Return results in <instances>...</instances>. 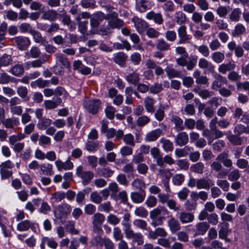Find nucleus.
Returning a JSON list of instances; mask_svg holds the SVG:
<instances>
[{"mask_svg":"<svg viewBox=\"0 0 249 249\" xmlns=\"http://www.w3.org/2000/svg\"><path fill=\"white\" fill-rule=\"evenodd\" d=\"M169 213L166 207L159 206L150 212V218L152 220L151 225L153 227L161 226L165 219V216Z\"/></svg>","mask_w":249,"mask_h":249,"instance_id":"nucleus-1","label":"nucleus"},{"mask_svg":"<svg viewBox=\"0 0 249 249\" xmlns=\"http://www.w3.org/2000/svg\"><path fill=\"white\" fill-rule=\"evenodd\" d=\"M101 102L98 99H86L83 102L85 109L92 115L96 114L101 107Z\"/></svg>","mask_w":249,"mask_h":249,"instance_id":"nucleus-2","label":"nucleus"},{"mask_svg":"<svg viewBox=\"0 0 249 249\" xmlns=\"http://www.w3.org/2000/svg\"><path fill=\"white\" fill-rule=\"evenodd\" d=\"M76 175L80 178L84 185H87L94 178V174L90 171H85L82 165H79L76 168Z\"/></svg>","mask_w":249,"mask_h":249,"instance_id":"nucleus-3","label":"nucleus"},{"mask_svg":"<svg viewBox=\"0 0 249 249\" xmlns=\"http://www.w3.org/2000/svg\"><path fill=\"white\" fill-rule=\"evenodd\" d=\"M29 229L36 233H37L39 231V225L35 222H32L28 220H24L17 225V229L19 231H28Z\"/></svg>","mask_w":249,"mask_h":249,"instance_id":"nucleus-4","label":"nucleus"},{"mask_svg":"<svg viewBox=\"0 0 249 249\" xmlns=\"http://www.w3.org/2000/svg\"><path fill=\"white\" fill-rule=\"evenodd\" d=\"M71 207L70 205L64 203L58 205L54 212V215L56 218L59 220L65 219L70 213Z\"/></svg>","mask_w":249,"mask_h":249,"instance_id":"nucleus-5","label":"nucleus"},{"mask_svg":"<svg viewBox=\"0 0 249 249\" xmlns=\"http://www.w3.org/2000/svg\"><path fill=\"white\" fill-rule=\"evenodd\" d=\"M13 43L20 51L26 50L31 44L30 39L26 36H18L12 39Z\"/></svg>","mask_w":249,"mask_h":249,"instance_id":"nucleus-6","label":"nucleus"},{"mask_svg":"<svg viewBox=\"0 0 249 249\" xmlns=\"http://www.w3.org/2000/svg\"><path fill=\"white\" fill-rule=\"evenodd\" d=\"M159 175L162 178V182L165 187V190L167 193H170L171 189L169 186V179L172 174L169 169H160L159 170Z\"/></svg>","mask_w":249,"mask_h":249,"instance_id":"nucleus-7","label":"nucleus"},{"mask_svg":"<svg viewBox=\"0 0 249 249\" xmlns=\"http://www.w3.org/2000/svg\"><path fill=\"white\" fill-rule=\"evenodd\" d=\"M92 224L95 231L100 232L101 231V225L105 220V216L100 213H96L92 217Z\"/></svg>","mask_w":249,"mask_h":249,"instance_id":"nucleus-8","label":"nucleus"},{"mask_svg":"<svg viewBox=\"0 0 249 249\" xmlns=\"http://www.w3.org/2000/svg\"><path fill=\"white\" fill-rule=\"evenodd\" d=\"M132 20L136 30L140 34L144 33L148 27V24L145 21L137 17H134Z\"/></svg>","mask_w":249,"mask_h":249,"instance_id":"nucleus-9","label":"nucleus"},{"mask_svg":"<svg viewBox=\"0 0 249 249\" xmlns=\"http://www.w3.org/2000/svg\"><path fill=\"white\" fill-rule=\"evenodd\" d=\"M179 37L178 44L185 43L188 40L190 39V36L187 33V27L184 25H182L177 30Z\"/></svg>","mask_w":249,"mask_h":249,"instance_id":"nucleus-10","label":"nucleus"},{"mask_svg":"<svg viewBox=\"0 0 249 249\" xmlns=\"http://www.w3.org/2000/svg\"><path fill=\"white\" fill-rule=\"evenodd\" d=\"M55 165L58 171H60L62 170H69L73 168V164L71 161L70 157H68L65 162H63L60 160H57L55 161Z\"/></svg>","mask_w":249,"mask_h":249,"instance_id":"nucleus-11","label":"nucleus"},{"mask_svg":"<svg viewBox=\"0 0 249 249\" xmlns=\"http://www.w3.org/2000/svg\"><path fill=\"white\" fill-rule=\"evenodd\" d=\"M153 5V2L151 0H138L136 2V7L138 11L143 13L151 9Z\"/></svg>","mask_w":249,"mask_h":249,"instance_id":"nucleus-12","label":"nucleus"},{"mask_svg":"<svg viewBox=\"0 0 249 249\" xmlns=\"http://www.w3.org/2000/svg\"><path fill=\"white\" fill-rule=\"evenodd\" d=\"M220 161L217 160L213 161L210 165L212 171L217 173L216 177L218 178H222L227 174L226 172H222L223 166Z\"/></svg>","mask_w":249,"mask_h":249,"instance_id":"nucleus-13","label":"nucleus"},{"mask_svg":"<svg viewBox=\"0 0 249 249\" xmlns=\"http://www.w3.org/2000/svg\"><path fill=\"white\" fill-rule=\"evenodd\" d=\"M167 232L163 228H157L154 231H150L148 234V237L151 239H156L158 236L166 237Z\"/></svg>","mask_w":249,"mask_h":249,"instance_id":"nucleus-14","label":"nucleus"},{"mask_svg":"<svg viewBox=\"0 0 249 249\" xmlns=\"http://www.w3.org/2000/svg\"><path fill=\"white\" fill-rule=\"evenodd\" d=\"M117 17V13L110 11V28H119L124 25V22L118 19Z\"/></svg>","mask_w":249,"mask_h":249,"instance_id":"nucleus-15","label":"nucleus"},{"mask_svg":"<svg viewBox=\"0 0 249 249\" xmlns=\"http://www.w3.org/2000/svg\"><path fill=\"white\" fill-rule=\"evenodd\" d=\"M45 244L47 246L53 249H56L58 246L57 243L53 238L44 236L41 238L40 247L41 249H45Z\"/></svg>","mask_w":249,"mask_h":249,"instance_id":"nucleus-16","label":"nucleus"},{"mask_svg":"<svg viewBox=\"0 0 249 249\" xmlns=\"http://www.w3.org/2000/svg\"><path fill=\"white\" fill-rule=\"evenodd\" d=\"M146 18L149 20H153L155 23L158 25H160L163 22V18L160 13H156L151 11L147 13Z\"/></svg>","mask_w":249,"mask_h":249,"instance_id":"nucleus-17","label":"nucleus"},{"mask_svg":"<svg viewBox=\"0 0 249 249\" xmlns=\"http://www.w3.org/2000/svg\"><path fill=\"white\" fill-rule=\"evenodd\" d=\"M189 141L188 135L185 132L179 133L176 137L175 142L177 145L182 146L186 145Z\"/></svg>","mask_w":249,"mask_h":249,"instance_id":"nucleus-18","label":"nucleus"},{"mask_svg":"<svg viewBox=\"0 0 249 249\" xmlns=\"http://www.w3.org/2000/svg\"><path fill=\"white\" fill-rule=\"evenodd\" d=\"M1 122L3 126L7 129H13L14 126H18L20 124L19 119L16 117L4 119Z\"/></svg>","mask_w":249,"mask_h":249,"instance_id":"nucleus-19","label":"nucleus"},{"mask_svg":"<svg viewBox=\"0 0 249 249\" xmlns=\"http://www.w3.org/2000/svg\"><path fill=\"white\" fill-rule=\"evenodd\" d=\"M178 219L182 224H184L193 222L195 216L192 213L183 211L179 213Z\"/></svg>","mask_w":249,"mask_h":249,"instance_id":"nucleus-20","label":"nucleus"},{"mask_svg":"<svg viewBox=\"0 0 249 249\" xmlns=\"http://www.w3.org/2000/svg\"><path fill=\"white\" fill-rule=\"evenodd\" d=\"M126 238L132 239L133 242H137L138 245L143 243V236L141 233L134 232L133 230L125 235Z\"/></svg>","mask_w":249,"mask_h":249,"instance_id":"nucleus-21","label":"nucleus"},{"mask_svg":"<svg viewBox=\"0 0 249 249\" xmlns=\"http://www.w3.org/2000/svg\"><path fill=\"white\" fill-rule=\"evenodd\" d=\"M216 160L221 161L224 166L226 167L230 168L232 166V162L231 160L229 159V155L227 152H223L219 154Z\"/></svg>","mask_w":249,"mask_h":249,"instance_id":"nucleus-22","label":"nucleus"},{"mask_svg":"<svg viewBox=\"0 0 249 249\" xmlns=\"http://www.w3.org/2000/svg\"><path fill=\"white\" fill-rule=\"evenodd\" d=\"M155 103L156 100L152 97L147 96L145 98L144 100V107L147 112L151 113L154 112Z\"/></svg>","mask_w":249,"mask_h":249,"instance_id":"nucleus-23","label":"nucleus"},{"mask_svg":"<svg viewBox=\"0 0 249 249\" xmlns=\"http://www.w3.org/2000/svg\"><path fill=\"white\" fill-rule=\"evenodd\" d=\"M167 225L172 233H175L180 229L179 222L174 217H171L168 220Z\"/></svg>","mask_w":249,"mask_h":249,"instance_id":"nucleus-24","label":"nucleus"},{"mask_svg":"<svg viewBox=\"0 0 249 249\" xmlns=\"http://www.w3.org/2000/svg\"><path fill=\"white\" fill-rule=\"evenodd\" d=\"M195 228L196 234L202 235L209 228V225L206 222H199L196 225Z\"/></svg>","mask_w":249,"mask_h":249,"instance_id":"nucleus-25","label":"nucleus"},{"mask_svg":"<svg viewBox=\"0 0 249 249\" xmlns=\"http://www.w3.org/2000/svg\"><path fill=\"white\" fill-rule=\"evenodd\" d=\"M59 15L60 18H62V21L64 24L67 25L71 29L75 28L74 25H73L70 17L67 15L66 11L64 9L60 11V13Z\"/></svg>","mask_w":249,"mask_h":249,"instance_id":"nucleus-26","label":"nucleus"},{"mask_svg":"<svg viewBox=\"0 0 249 249\" xmlns=\"http://www.w3.org/2000/svg\"><path fill=\"white\" fill-rule=\"evenodd\" d=\"M62 101L61 98L57 97L54 101L45 100L43 104L46 109H53L55 108L59 105L61 104Z\"/></svg>","mask_w":249,"mask_h":249,"instance_id":"nucleus-27","label":"nucleus"},{"mask_svg":"<svg viewBox=\"0 0 249 249\" xmlns=\"http://www.w3.org/2000/svg\"><path fill=\"white\" fill-rule=\"evenodd\" d=\"M193 76L196 79V82L198 84L206 85L208 83V78L206 76L201 75V71L198 70L194 72Z\"/></svg>","mask_w":249,"mask_h":249,"instance_id":"nucleus-28","label":"nucleus"},{"mask_svg":"<svg viewBox=\"0 0 249 249\" xmlns=\"http://www.w3.org/2000/svg\"><path fill=\"white\" fill-rule=\"evenodd\" d=\"M171 121L175 124V129L177 131H180L185 128L183 120L177 116H173Z\"/></svg>","mask_w":249,"mask_h":249,"instance_id":"nucleus-29","label":"nucleus"},{"mask_svg":"<svg viewBox=\"0 0 249 249\" xmlns=\"http://www.w3.org/2000/svg\"><path fill=\"white\" fill-rule=\"evenodd\" d=\"M169 109V106L167 104H160L158 109L155 113V117L159 121H162L164 117V110Z\"/></svg>","mask_w":249,"mask_h":249,"instance_id":"nucleus-30","label":"nucleus"},{"mask_svg":"<svg viewBox=\"0 0 249 249\" xmlns=\"http://www.w3.org/2000/svg\"><path fill=\"white\" fill-rule=\"evenodd\" d=\"M161 131L160 129H157L147 133L145 137V140L147 142L155 141L160 135Z\"/></svg>","mask_w":249,"mask_h":249,"instance_id":"nucleus-31","label":"nucleus"},{"mask_svg":"<svg viewBox=\"0 0 249 249\" xmlns=\"http://www.w3.org/2000/svg\"><path fill=\"white\" fill-rule=\"evenodd\" d=\"M235 68V65L231 62H229L227 63H222L220 65L218 66V71L220 73L225 74L227 71L233 70Z\"/></svg>","mask_w":249,"mask_h":249,"instance_id":"nucleus-32","label":"nucleus"},{"mask_svg":"<svg viewBox=\"0 0 249 249\" xmlns=\"http://www.w3.org/2000/svg\"><path fill=\"white\" fill-rule=\"evenodd\" d=\"M40 169L42 174L47 176H51L54 174L53 166L49 163H43L40 164Z\"/></svg>","mask_w":249,"mask_h":249,"instance_id":"nucleus-33","label":"nucleus"},{"mask_svg":"<svg viewBox=\"0 0 249 249\" xmlns=\"http://www.w3.org/2000/svg\"><path fill=\"white\" fill-rule=\"evenodd\" d=\"M56 60L59 62L64 68L69 69L71 67V63L63 54L56 53L55 54Z\"/></svg>","mask_w":249,"mask_h":249,"instance_id":"nucleus-34","label":"nucleus"},{"mask_svg":"<svg viewBox=\"0 0 249 249\" xmlns=\"http://www.w3.org/2000/svg\"><path fill=\"white\" fill-rule=\"evenodd\" d=\"M112 59L116 63L123 66L125 63L127 55L123 52H119L114 54Z\"/></svg>","mask_w":249,"mask_h":249,"instance_id":"nucleus-35","label":"nucleus"},{"mask_svg":"<svg viewBox=\"0 0 249 249\" xmlns=\"http://www.w3.org/2000/svg\"><path fill=\"white\" fill-rule=\"evenodd\" d=\"M58 14L54 10H49L43 13L42 16V18L45 20L51 21H54L56 19Z\"/></svg>","mask_w":249,"mask_h":249,"instance_id":"nucleus-36","label":"nucleus"},{"mask_svg":"<svg viewBox=\"0 0 249 249\" xmlns=\"http://www.w3.org/2000/svg\"><path fill=\"white\" fill-rule=\"evenodd\" d=\"M198 67L201 69H207L208 71H213L214 65L207 59L201 58L198 61Z\"/></svg>","mask_w":249,"mask_h":249,"instance_id":"nucleus-37","label":"nucleus"},{"mask_svg":"<svg viewBox=\"0 0 249 249\" xmlns=\"http://www.w3.org/2000/svg\"><path fill=\"white\" fill-rule=\"evenodd\" d=\"M31 35L33 36L34 40L36 43H40L43 45H45L46 44L48 43V41L45 38L42 37L39 32L34 30L31 31Z\"/></svg>","mask_w":249,"mask_h":249,"instance_id":"nucleus-38","label":"nucleus"},{"mask_svg":"<svg viewBox=\"0 0 249 249\" xmlns=\"http://www.w3.org/2000/svg\"><path fill=\"white\" fill-rule=\"evenodd\" d=\"M50 85V82L49 80H43L39 78L35 81L31 83V86L33 88L38 87L39 88H44L46 87H48Z\"/></svg>","mask_w":249,"mask_h":249,"instance_id":"nucleus-39","label":"nucleus"},{"mask_svg":"<svg viewBox=\"0 0 249 249\" xmlns=\"http://www.w3.org/2000/svg\"><path fill=\"white\" fill-rule=\"evenodd\" d=\"M100 24L99 20L97 18L94 17L90 19V25L91 29L88 31L87 35L96 34L98 33L97 28Z\"/></svg>","mask_w":249,"mask_h":249,"instance_id":"nucleus-40","label":"nucleus"},{"mask_svg":"<svg viewBox=\"0 0 249 249\" xmlns=\"http://www.w3.org/2000/svg\"><path fill=\"white\" fill-rule=\"evenodd\" d=\"M24 67L21 64H16L9 70L10 73L16 76L21 75L24 73Z\"/></svg>","mask_w":249,"mask_h":249,"instance_id":"nucleus-41","label":"nucleus"},{"mask_svg":"<svg viewBox=\"0 0 249 249\" xmlns=\"http://www.w3.org/2000/svg\"><path fill=\"white\" fill-rule=\"evenodd\" d=\"M145 197V194L144 192L139 193L138 192H132L131 193V198L135 203L142 202Z\"/></svg>","mask_w":249,"mask_h":249,"instance_id":"nucleus-42","label":"nucleus"},{"mask_svg":"<svg viewBox=\"0 0 249 249\" xmlns=\"http://www.w3.org/2000/svg\"><path fill=\"white\" fill-rule=\"evenodd\" d=\"M210 181L209 179L201 178L197 179V188L198 189L208 190L211 187Z\"/></svg>","mask_w":249,"mask_h":249,"instance_id":"nucleus-43","label":"nucleus"},{"mask_svg":"<svg viewBox=\"0 0 249 249\" xmlns=\"http://www.w3.org/2000/svg\"><path fill=\"white\" fill-rule=\"evenodd\" d=\"M53 124L52 120L49 118L41 119L37 123V128L39 130H46Z\"/></svg>","mask_w":249,"mask_h":249,"instance_id":"nucleus-44","label":"nucleus"},{"mask_svg":"<svg viewBox=\"0 0 249 249\" xmlns=\"http://www.w3.org/2000/svg\"><path fill=\"white\" fill-rule=\"evenodd\" d=\"M75 222L73 220H68L65 225V228L72 235H77L79 233V230L75 228Z\"/></svg>","mask_w":249,"mask_h":249,"instance_id":"nucleus-45","label":"nucleus"},{"mask_svg":"<svg viewBox=\"0 0 249 249\" xmlns=\"http://www.w3.org/2000/svg\"><path fill=\"white\" fill-rule=\"evenodd\" d=\"M40 49L36 46H33L30 49L29 52L25 53V55L28 58H36L40 54Z\"/></svg>","mask_w":249,"mask_h":249,"instance_id":"nucleus-46","label":"nucleus"},{"mask_svg":"<svg viewBox=\"0 0 249 249\" xmlns=\"http://www.w3.org/2000/svg\"><path fill=\"white\" fill-rule=\"evenodd\" d=\"M99 142L97 141L88 140L85 144V149L89 152H95L98 147Z\"/></svg>","mask_w":249,"mask_h":249,"instance_id":"nucleus-47","label":"nucleus"},{"mask_svg":"<svg viewBox=\"0 0 249 249\" xmlns=\"http://www.w3.org/2000/svg\"><path fill=\"white\" fill-rule=\"evenodd\" d=\"M12 61V57L10 55L6 53L4 54L0 57V68L1 67H6L11 65Z\"/></svg>","mask_w":249,"mask_h":249,"instance_id":"nucleus-48","label":"nucleus"},{"mask_svg":"<svg viewBox=\"0 0 249 249\" xmlns=\"http://www.w3.org/2000/svg\"><path fill=\"white\" fill-rule=\"evenodd\" d=\"M17 92L18 95L21 98L24 99L25 101L29 100L27 97L28 90L27 88L23 86H18L17 89Z\"/></svg>","mask_w":249,"mask_h":249,"instance_id":"nucleus-49","label":"nucleus"},{"mask_svg":"<svg viewBox=\"0 0 249 249\" xmlns=\"http://www.w3.org/2000/svg\"><path fill=\"white\" fill-rule=\"evenodd\" d=\"M175 18L176 22L178 24L181 25L184 24L187 19L186 15L182 11H178L175 14Z\"/></svg>","mask_w":249,"mask_h":249,"instance_id":"nucleus-50","label":"nucleus"},{"mask_svg":"<svg viewBox=\"0 0 249 249\" xmlns=\"http://www.w3.org/2000/svg\"><path fill=\"white\" fill-rule=\"evenodd\" d=\"M160 142L162 144L163 149L166 152L172 151L173 150V144L170 140L161 138L160 140Z\"/></svg>","mask_w":249,"mask_h":249,"instance_id":"nucleus-51","label":"nucleus"},{"mask_svg":"<svg viewBox=\"0 0 249 249\" xmlns=\"http://www.w3.org/2000/svg\"><path fill=\"white\" fill-rule=\"evenodd\" d=\"M15 78L6 72L0 73V84H7L9 82L14 83Z\"/></svg>","mask_w":249,"mask_h":249,"instance_id":"nucleus-52","label":"nucleus"},{"mask_svg":"<svg viewBox=\"0 0 249 249\" xmlns=\"http://www.w3.org/2000/svg\"><path fill=\"white\" fill-rule=\"evenodd\" d=\"M126 80L129 83L136 85L140 80V75L138 73L133 72L128 75Z\"/></svg>","mask_w":249,"mask_h":249,"instance_id":"nucleus-53","label":"nucleus"},{"mask_svg":"<svg viewBox=\"0 0 249 249\" xmlns=\"http://www.w3.org/2000/svg\"><path fill=\"white\" fill-rule=\"evenodd\" d=\"M246 29L245 27L241 23L237 24L234 27L231 35L233 36H238L246 32Z\"/></svg>","mask_w":249,"mask_h":249,"instance_id":"nucleus-54","label":"nucleus"},{"mask_svg":"<svg viewBox=\"0 0 249 249\" xmlns=\"http://www.w3.org/2000/svg\"><path fill=\"white\" fill-rule=\"evenodd\" d=\"M241 11L240 8L234 9L229 15L230 19L234 22H237L240 20Z\"/></svg>","mask_w":249,"mask_h":249,"instance_id":"nucleus-55","label":"nucleus"},{"mask_svg":"<svg viewBox=\"0 0 249 249\" xmlns=\"http://www.w3.org/2000/svg\"><path fill=\"white\" fill-rule=\"evenodd\" d=\"M65 197L66 194L65 192L57 191L52 194L51 199L54 202L58 203L62 201Z\"/></svg>","mask_w":249,"mask_h":249,"instance_id":"nucleus-56","label":"nucleus"},{"mask_svg":"<svg viewBox=\"0 0 249 249\" xmlns=\"http://www.w3.org/2000/svg\"><path fill=\"white\" fill-rule=\"evenodd\" d=\"M38 144L42 147L45 148L51 144V139L50 137L42 135L39 137Z\"/></svg>","mask_w":249,"mask_h":249,"instance_id":"nucleus-57","label":"nucleus"},{"mask_svg":"<svg viewBox=\"0 0 249 249\" xmlns=\"http://www.w3.org/2000/svg\"><path fill=\"white\" fill-rule=\"evenodd\" d=\"M225 58V55L223 53L215 52L212 53V59L216 63H221Z\"/></svg>","mask_w":249,"mask_h":249,"instance_id":"nucleus-58","label":"nucleus"},{"mask_svg":"<svg viewBox=\"0 0 249 249\" xmlns=\"http://www.w3.org/2000/svg\"><path fill=\"white\" fill-rule=\"evenodd\" d=\"M228 81L225 77L217 80H214L212 83V88L213 89L217 90L222 85L224 84L226 85Z\"/></svg>","mask_w":249,"mask_h":249,"instance_id":"nucleus-59","label":"nucleus"},{"mask_svg":"<svg viewBox=\"0 0 249 249\" xmlns=\"http://www.w3.org/2000/svg\"><path fill=\"white\" fill-rule=\"evenodd\" d=\"M13 172L10 170L0 168V175L1 180H4L9 179L13 176Z\"/></svg>","mask_w":249,"mask_h":249,"instance_id":"nucleus-60","label":"nucleus"},{"mask_svg":"<svg viewBox=\"0 0 249 249\" xmlns=\"http://www.w3.org/2000/svg\"><path fill=\"white\" fill-rule=\"evenodd\" d=\"M194 92L197 93L198 95L203 99H207L212 96V93L207 89H194Z\"/></svg>","mask_w":249,"mask_h":249,"instance_id":"nucleus-61","label":"nucleus"},{"mask_svg":"<svg viewBox=\"0 0 249 249\" xmlns=\"http://www.w3.org/2000/svg\"><path fill=\"white\" fill-rule=\"evenodd\" d=\"M191 170L196 173L202 174L203 172L204 165L201 162H197L191 166Z\"/></svg>","mask_w":249,"mask_h":249,"instance_id":"nucleus-62","label":"nucleus"},{"mask_svg":"<svg viewBox=\"0 0 249 249\" xmlns=\"http://www.w3.org/2000/svg\"><path fill=\"white\" fill-rule=\"evenodd\" d=\"M185 179V177L183 174H176L172 178L173 184L177 186H179L182 184Z\"/></svg>","mask_w":249,"mask_h":249,"instance_id":"nucleus-63","label":"nucleus"},{"mask_svg":"<svg viewBox=\"0 0 249 249\" xmlns=\"http://www.w3.org/2000/svg\"><path fill=\"white\" fill-rule=\"evenodd\" d=\"M169 44L163 39H160L158 40L157 44V49L160 51H166L169 49Z\"/></svg>","mask_w":249,"mask_h":249,"instance_id":"nucleus-64","label":"nucleus"}]
</instances>
